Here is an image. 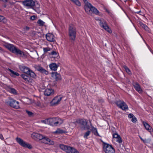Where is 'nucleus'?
<instances>
[{
    "instance_id": "nucleus-1",
    "label": "nucleus",
    "mask_w": 153,
    "mask_h": 153,
    "mask_svg": "<svg viewBox=\"0 0 153 153\" xmlns=\"http://www.w3.org/2000/svg\"><path fill=\"white\" fill-rule=\"evenodd\" d=\"M76 31L74 25L72 24H70L68 28V35L69 39L71 42H74L76 38Z\"/></svg>"
},
{
    "instance_id": "nucleus-2",
    "label": "nucleus",
    "mask_w": 153,
    "mask_h": 153,
    "mask_svg": "<svg viewBox=\"0 0 153 153\" xmlns=\"http://www.w3.org/2000/svg\"><path fill=\"white\" fill-rule=\"evenodd\" d=\"M76 122L80 125V128L82 130L90 129V126L88 125V121L86 119H78L76 120Z\"/></svg>"
},
{
    "instance_id": "nucleus-3",
    "label": "nucleus",
    "mask_w": 153,
    "mask_h": 153,
    "mask_svg": "<svg viewBox=\"0 0 153 153\" xmlns=\"http://www.w3.org/2000/svg\"><path fill=\"white\" fill-rule=\"evenodd\" d=\"M59 146L61 149L65 151L67 153H79L76 149L68 146L60 144Z\"/></svg>"
},
{
    "instance_id": "nucleus-4",
    "label": "nucleus",
    "mask_w": 153,
    "mask_h": 153,
    "mask_svg": "<svg viewBox=\"0 0 153 153\" xmlns=\"http://www.w3.org/2000/svg\"><path fill=\"white\" fill-rule=\"evenodd\" d=\"M102 147L105 153H114L115 149L111 145L102 141Z\"/></svg>"
},
{
    "instance_id": "nucleus-5",
    "label": "nucleus",
    "mask_w": 153,
    "mask_h": 153,
    "mask_svg": "<svg viewBox=\"0 0 153 153\" xmlns=\"http://www.w3.org/2000/svg\"><path fill=\"white\" fill-rule=\"evenodd\" d=\"M5 103L7 105L14 108L18 109L20 108L19 102L11 98L10 97L9 100H5Z\"/></svg>"
},
{
    "instance_id": "nucleus-6",
    "label": "nucleus",
    "mask_w": 153,
    "mask_h": 153,
    "mask_svg": "<svg viewBox=\"0 0 153 153\" xmlns=\"http://www.w3.org/2000/svg\"><path fill=\"white\" fill-rule=\"evenodd\" d=\"M63 123L61 119L58 117L49 118V125L52 126L60 125Z\"/></svg>"
},
{
    "instance_id": "nucleus-7",
    "label": "nucleus",
    "mask_w": 153,
    "mask_h": 153,
    "mask_svg": "<svg viewBox=\"0 0 153 153\" xmlns=\"http://www.w3.org/2000/svg\"><path fill=\"white\" fill-rule=\"evenodd\" d=\"M16 140L19 145L23 147L27 148L29 149H31L33 148L30 144L24 141L20 138L17 137L16 138Z\"/></svg>"
},
{
    "instance_id": "nucleus-8",
    "label": "nucleus",
    "mask_w": 153,
    "mask_h": 153,
    "mask_svg": "<svg viewBox=\"0 0 153 153\" xmlns=\"http://www.w3.org/2000/svg\"><path fill=\"white\" fill-rule=\"evenodd\" d=\"M115 103L118 107L123 110L126 111L128 109V105L123 100H119L116 101Z\"/></svg>"
},
{
    "instance_id": "nucleus-9",
    "label": "nucleus",
    "mask_w": 153,
    "mask_h": 153,
    "mask_svg": "<svg viewBox=\"0 0 153 153\" xmlns=\"http://www.w3.org/2000/svg\"><path fill=\"white\" fill-rule=\"evenodd\" d=\"M100 26L109 33H112L111 29L109 27L106 21L104 20H98Z\"/></svg>"
},
{
    "instance_id": "nucleus-10",
    "label": "nucleus",
    "mask_w": 153,
    "mask_h": 153,
    "mask_svg": "<svg viewBox=\"0 0 153 153\" xmlns=\"http://www.w3.org/2000/svg\"><path fill=\"white\" fill-rule=\"evenodd\" d=\"M22 4L26 7H32L35 5V2L32 0H26L22 1Z\"/></svg>"
},
{
    "instance_id": "nucleus-11",
    "label": "nucleus",
    "mask_w": 153,
    "mask_h": 153,
    "mask_svg": "<svg viewBox=\"0 0 153 153\" xmlns=\"http://www.w3.org/2000/svg\"><path fill=\"white\" fill-rule=\"evenodd\" d=\"M62 100V97L59 96L55 97L50 102L51 106H55L58 105Z\"/></svg>"
},
{
    "instance_id": "nucleus-12",
    "label": "nucleus",
    "mask_w": 153,
    "mask_h": 153,
    "mask_svg": "<svg viewBox=\"0 0 153 153\" xmlns=\"http://www.w3.org/2000/svg\"><path fill=\"white\" fill-rule=\"evenodd\" d=\"M92 5L90 3H88L87 4H85L84 6V9L86 13L89 14L91 15V7Z\"/></svg>"
},
{
    "instance_id": "nucleus-13",
    "label": "nucleus",
    "mask_w": 153,
    "mask_h": 153,
    "mask_svg": "<svg viewBox=\"0 0 153 153\" xmlns=\"http://www.w3.org/2000/svg\"><path fill=\"white\" fill-rule=\"evenodd\" d=\"M4 46L5 48L7 49L9 51L13 53L14 52L16 47L14 45L8 43H5V44L4 45Z\"/></svg>"
},
{
    "instance_id": "nucleus-14",
    "label": "nucleus",
    "mask_w": 153,
    "mask_h": 153,
    "mask_svg": "<svg viewBox=\"0 0 153 153\" xmlns=\"http://www.w3.org/2000/svg\"><path fill=\"white\" fill-rule=\"evenodd\" d=\"M51 76L57 81H60L62 79L60 75L57 73V72H52L51 73Z\"/></svg>"
},
{
    "instance_id": "nucleus-15",
    "label": "nucleus",
    "mask_w": 153,
    "mask_h": 153,
    "mask_svg": "<svg viewBox=\"0 0 153 153\" xmlns=\"http://www.w3.org/2000/svg\"><path fill=\"white\" fill-rule=\"evenodd\" d=\"M19 68L24 73L28 75L31 70L29 68L25 66H19Z\"/></svg>"
},
{
    "instance_id": "nucleus-16",
    "label": "nucleus",
    "mask_w": 153,
    "mask_h": 153,
    "mask_svg": "<svg viewBox=\"0 0 153 153\" xmlns=\"http://www.w3.org/2000/svg\"><path fill=\"white\" fill-rule=\"evenodd\" d=\"M142 123L146 129L148 131L151 132L153 131L152 127L147 123L144 121H142Z\"/></svg>"
},
{
    "instance_id": "nucleus-17",
    "label": "nucleus",
    "mask_w": 153,
    "mask_h": 153,
    "mask_svg": "<svg viewBox=\"0 0 153 153\" xmlns=\"http://www.w3.org/2000/svg\"><path fill=\"white\" fill-rule=\"evenodd\" d=\"M13 53H15L16 55H19L20 56L23 57L25 55L24 53L19 50L16 47L15 48Z\"/></svg>"
},
{
    "instance_id": "nucleus-18",
    "label": "nucleus",
    "mask_w": 153,
    "mask_h": 153,
    "mask_svg": "<svg viewBox=\"0 0 153 153\" xmlns=\"http://www.w3.org/2000/svg\"><path fill=\"white\" fill-rule=\"evenodd\" d=\"M46 37L47 40L49 42H53L54 41V36L51 33H48L46 34Z\"/></svg>"
},
{
    "instance_id": "nucleus-19",
    "label": "nucleus",
    "mask_w": 153,
    "mask_h": 153,
    "mask_svg": "<svg viewBox=\"0 0 153 153\" xmlns=\"http://www.w3.org/2000/svg\"><path fill=\"white\" fill-rule=\"evenodd\" d=\"M54 93V90L52 89H46L44 92V94L45 95L49 96L53 95Z\"/></svg>"
},
{
    "instance_id": "nucleus-20",
    "label": "nucleus",
    "mask_w": 153,
    "mask_h": 153,
    "mask_svg": "<svg viewBox=\"0 0 153 153\" xmlns=\"http://www.w3.org/2000/svg\"><path fill=\"white\" fill-rule=\"evenodd\" d=\"M21 76L24 79L25 82L27 83L31 82L32 79L30 76L25 74H22L21 75Z\"/></svg>"
},
{
    "instance_id": "nucleus-21",
    "label": "nucleus",
    "mask_w": 153,
    "mask_h": 153,
    "mask_svg": "<svg viewBox=\"0 0 153 153\" xmlns=\"http://www.w3.org/2000/svg\"><path fill=\"white\" fill-rule=\"evenodd\" d=\"M35 68L36 70L42 73H44L46 75L48 74V72L47 71L43 68L40 66H37L35 67Z\"/></svg>"
},
{
    "instance_id": "nucleus-22",
    "label": "nucleus",
    "mask_w": 153,
    "mask_h": 153,
    "mask_svg": "<svg viewBox=\"0 0 153 153\" xmlns=\"http://www.w3.org/2000/svg\"><path fill=\"white\" fill-rule=\"evenodd\" d=\"M133 86L135 89L140 94L142 93V90L140 87V85L137 83H135L133 84Z\"/></svg>"
},
{
    "instance_id": "nucleus-23",
    "label": "nucleus",
    "mask_w": 153,
    "mask_h": 153,
    "mask_svg": "<svg viewBox=\"0 0 153 153\" xmlns=\"http://www.w3.org/2000/svg\"><path fill=\"white\" fill-rule=\"evenodd\" d=\"M58 65L56 63H52L49 65V67L50 69L53 71H56L57 70Z\"/></svg>"
},
{
    "instance_id": "nucleus-24",
    "label": "nucleus",
    "mask_w": 153,
    "mask_h": 153,
    "mask_svg": "<svg viewBox=\"0 0 153 153\" xmlns=\"http://www.w3.org/2000/svg\"><path fill=\"white\" fill-rule=\"evenodd\" d=\"M89 123H90V126H91V127L93 128V131L94 132V134L96 135V136H100L98 132V131H97V129L96 128H94V127L93 126H92V124L91 123V120H89Z\"/></svg>"
},
{
    "instance_id": "nucleus-25",
    "label": "nucleus",
    "mask_w": 153,
    "mask_h": 153,
    "mask_svg": "<svg viewBox=\"0 0 153 153\" xmlns=\"http://www.w3.org/2000/svg\"><path fill=\"white\" fill-rule=\"evenodd\" d=\"M93 13H94L96 15H100V14L99 11L95 7L92 6V7H91V11Z\"/></svg>"
},
{
    "instance_id": "nucleus-26",
    "label": "nucleus",
    "mask_w": 153,
    "mask_h": 153,
    "mask_svg": "<svg viewBox=\"0 0 153 153\" xmlns=\"http://www.w3.org/2000/svg\"><path fill=\"white\" fill-rule=\"evenodd\" d=\"M8 70L11 73L10 75L11 76L13 77L14 76H18L19 75V74L18 73L15 72L9 68H8Z\"/></svg>"
},
{
    "instance_id": "nucleus-27",
    "label": "nucleus",
    "mask_w": 153,
    "mask_h": 153,
    "mask_svg": "<svg viewBox=\"0 0 153 153\" xmlns=\"http://www.w3.org/2000/svg\"><path fill=\"white\" fill-rule=\"evenodd\" d=\"M39 134L36 133H33L31 134L32 138L36 140H38V136Z\"/></svg>"
},
{
    "instance_id": "nucleus-28",
    "label": "nucleus",
    "mask_w": 153,
    "mask_h": 153,
    "mask_svg": "<svg viewBox=\"0 0 153 153\" xmlns=\"http://www.w3.org/2000/svg\"><path fill=\"white\" fill-rule=\"evenodd\" d=\"M139 24L140 26L143 28H144L146 30L149 31V29L148 27L146 25L144 24L141 22H139Z\"/></svg>"
},
{
    "instance_id": "nucleus-29",
    "label": "nucleus",
    "mask_w": 153,
    "mask_h": 153,
    "mask_svg": "<svg viewBox=\"0 0 153 153\" xmlns=\"http://www.w3.org/2000/svg\"><path fill=\"white\" fill-rule=\"evenodd\" d=\"M75 5L78 6H81V4L79 0H70Z\"/></svg>"
},
{
    "instance_id": "nucleus-30",
    "label": "nucleus",
    "mask_w": 153,
    "mask_h": 153,
    "mask_svg": "<svg viewBox=\"0 0 153 153\" xmlns=\"http://www.w3.org/2000/svg\"><path fill=\"white\" fill-rule=\"evenodd\" d=\"M48 138L47 137L44 135L43 139H42V140L41 141V143L45 144L47 143V142Z\"/></svg>"
},
{
    "instance_id": "nucleus-31",
    "label": "nucleus",
    "mask_w": 153,
    "mask_h": 153,
    "mask_svg": "<svg viewBox=\"0 0 153 153\" xmlns=\"http://www.w3.org/2000/svg\"><path fill=\"white\" fill-rule=\"evenodd\" d=\"M28 75H29L31 77L33 78H36V76L35 73L32 70H30Z\"/></svg>"
},
{
    "instance_id": "nucleus-32",
    "label": "nucleus",
    "mask_w": 153,
    "mask_h": 153,
    "mask_svg": "<svg viewBox=\"0 0 153 153\" xmlns=\"http://www.w3.org/2000/svg\"><path fill=\"white\" fill-rule=\"evenodd\" d=\"M91 133V131H90L88 130L84 134L83 137L86 139H87L88 138V137L89 136L90 134Z\"/></svg>"
},
{
    "instance_id": "nucleus-33",
    "label": "nucleus",
    "mask_w": 153,
    "mask_h": 153,
    "mask_svg": "<svg viewBox=\"0 0 153 153\" xmlns=\"http://www.w3.org/2000/svg\"><path fill=\"white\" fill-rule=\"evenodd\" d=\"M123 68L126 71V72L129 74H131L132 73L129 68L126 66H123Z\"/></svg>"
},
{
    "instance_id": "nucleus-34",
    "label": "nucleus",
    "mask_w": 153,
    "mask_h": 153,
    "mask_svg": "<svg viewBox=\"0 0 153 153\" xmlns=\"http://www.w3.org/2000/svg\"><path fill=\"white\" fill-rule=\"evenodd\" d=\"M48 140L47 142L48 143H46V144H48L49 145H53L54 144V142L53 140H51L48 138Z\"/></svg>"
},
{
    "instance_id": "nucleus-35",
    "label": "nucleus",
    "mask_w": 153,
    "mask_h": 153,
    "mask_svg": "<svg viewBox=\"0 0 153 153\" xmlns=\"http://www.w3.org/2000/svg\"><path fill=\"white\" fill-rule=\"evenodd\" d=\"M9 91L10 92L14 94H16L17 93L16 90L13 88H9Z\"/></svg>"
},
{
    "instance_id": "nucleus-36",
    "label": "nucleus",
    "mask_w": 153,
    "mask_h": 153,
    "mask_svg": "<svg viewBox=\"0 0 153 153\" xmlns=\"http://www.w3.org/2000/svg\"><path fill=\"white\" fill-rule=\"evenodd\" d=\"M37 23L40 26H43L44 25L45 23L41 20L39 19Z\"/></svg>"
},
{
    "instance_id": "nucleus-37",
    "label": "nucleus",
    "mask_w": 153,
    "mask_h": 153,
    "mask_svg": "<svg viewBox=\"0 0 153 153\" xmlns=\"http://www.w3.org/2000/svg\"><path fill=\"white\" fill-rule=\"evenodd\" d=\"M64 132L62 130L60 129H57L55 131V133L57 134H62Z\"/></svg>"
},
{
    "instance_id": "nucleus-38",
    "label": "nucleus",
    "mask_w": 153,
    "mask_h": 153,
    "mask_svg": "<svg viewBox=\"0 0 153 153\" xmlns=\"http://www.w3.org/2000/svg\"><path fill=\"white\" fill-rule=\"evenodd\" d=\"M117 139L116 141L119 143H121L122 142V139L120 136H119L118 137L116 138Z\"/></svg>"
},
{
    "instance_id": "nucleus-39",
    "label": "nucleus",
    "mask_w": 153,
    "mask_h": 153,
    "mask_svg": "<svg viewBox=\"0 0 153 153\" xmlns=\"http://www.w3.org/2000/svg\"><path fill=\"white\" fill-rule=\"evenodd\" d=\"M44 52L45 53H46L47 52L50 51V48H44L43 49Z\"/></svg>"
},
{
    "instance_id": "nucleus-40",
    "label": "nucleus",
    "mask_w": 153,
    "mask_h": 153,
    "mask_svg": "<svg viewBox=\"0 0 153 153\" xmlns=\"http://www.w3.org/2000/svg\"><path fill=\"white\" fill-rule=\"evenodd\" d=\"M42 122L45 124H48L49 125V118L45 120H42Z\"/></svg>"
},
{
    "instance_id": "nucleus-41",
    "label": "nucleus",
    "mask_w": 153,
    "mask_h": 153,
    "mask_svg": "<svg viewBox=\"0 0 153 153\" xmlns=\"http://www.w3.org/2000/svg\"><path fill=\"white\" fill-rule=\"evenodd\" d=\"M43 135L40 134H39V135L38 136V140H42V139H43Z\"/></svg>"
},
{
    "instance_id": "nucleus-42",
    "label": "nucleus",
    "mask_w": 153,
    "mask_h": 153,
    "mask_svg": "<svg viewBox=\"0 0 153 153\" xmlns=\"http://www.w3.org/2000/svg\"><path fill=\"white\" fill-rule=\"evenodd\" d=\"M26 112L29 116H32L33 114V113L32 112L27 110H26Z\"/></svg>"
},
{
    "instance_id": "nucleus-43",
    "label": "nucleus",
    "mask_w": 153,
    "mask_h": 153,
    "mask_svg": "<svg viewBox=\"0 0 153 153\" xmlns=\"http://www.w3.org/2000/svg\"><path fill=\"white\" fill-rule=\"evenodd\" d=\"M131 121L132 122L135 123L137 121V120L136 117L135 116H134V117L132 118Z\"/></svg>"
},
{
    "instance_id": "nucleus-44",
    "label": "nucleus",
    "mask_w": 153,
    "mask_h": 153,
    "mask_svg": "<svg viewBox=\"0 0 153 153\" xmlns=\"http://www.w3.org/2000/svg\"><path fill=\"white\" fill-rule=\"evenodd\" d=\"M24 31L25 32L29 30L30 27L28 26H26L23 28Z\"/></svg>"
},
{
    "instance_id": "nucleus-45",
    "label": "nucleus",
    "mask_w": 153,
    "mask_h": 153,
    "mask_svg": "<svg viewBox=\"0 0 153 153\" xmlns=\"http://www.w3.org/2000/svg\"><path fill=\"white\" fill-rule=\"evenodd\" d=\"M120 135L117 133H115L113 134V137L114 138H117Z\"/></svg>"
},
{
    "instance_id": "nucleus-46",
    "label": "nucleus",
    "mask_w": 153,
    "mask_h": 153,
    "mask_svg": "<svg viewBox=\"0 0 153 153\" xmlns=\"http://www.w3.org/2000/svg\"><path fill=\"white\" fill-rule=\"evenodd\" d=\"M134 116L132 114H130L128 115V117L129 118H132Z\"/></svg>"
},
{
    "instance_id": "nucleus-47",
    "label": "nucleus",
    "mask_w": 153,
    "mask_h": 153,
    "mask_svg": "<svg viewBox=\"0 0 153 153\" xmlns=\"http://www.w3.org/2000/svg\"><path fill=\"white\" fill-rule=\"evenodd\" d=\"M51 54L52 55H57V53L55 51H53L51 52Z\"/></svg>"
},
{
    "instance_id": "nucleus-48",
    "label": "nucleus",
    "mask_w": 153,
    "mask_h": 153,
    "mask_svg": "<svg viewBox=\"0 0 153 153\" xmlns=\"http://www.w3.org/2000/svg\"><path fill=\"white\" fill-rule=\"evenodd\" d=\"M36 16H35L33 15L32 16H31L30 18V19L31 20H34L36 18Z\"/></svg>"
},
{
    "instance_id": "nucleus-49",
    "label": "nucleus",
    "mask_w": 153,
    "mask_h": 153,
    "mask_svg": "<svg viewBox=\"0 0 153 153\" xmlns=\"http://www.w3.org/2000/svg\"><path fill=\"white\" fill-rule=\"evenodd\" d=\"M4 19V17L0 15V21L3 22Z\"/></svg>"
},
{
    "instance_id": "nucleus-50",
    "label": "nucleus",
    "mask_w": 153,
    "mask_h": 153,
    "mask_svg": "<svg viewBox=\"0 0 153 153\" xmlns=\"http://www.w3.org/2000/svg\"><path fill=\"white\" fill-rule=\"evenodd\" d=\"M99 102L101 103H102L104 102V100L102 99H100L98 100Z\"/></svg>"
},
{
    "instance_id": "nucleus-51",
    "label": "nucleus",
    "mask_w": 153,
    "mask_h": 153,
    "mask_svg": "<svg viewBox=\"0 0 153 153\" xmlns=\"http://www.w3.org/2000/svg\"><path fill=\"white\" fill-rule=\"evenodd\" d=\"M105 11L106 12H107L108 14H110L111 13L110 11L109 10H108V9H107V8H105Z\"/></svg>"
},
{
    "instance_id": "nucleus-52",
    "label": "nucleus",
    "mask_w": 153,
    "mask_h": 153,
    "mask_svg": "<svg viewBox=\"0 0 153 153\" xmlns=\"http://www.w3.org/2000/svg\"><path fill=\"white\" fill-rule=\"evenodd\" d=\"M0 138L1 140H3L4 139V138L2 134H0Z\"/></svg>"
},
{
    "instance_id": "nucleus-53",
    "label": "nucleus",
    "mask_w": 153,
    "mask_h": 153,
    "mask_svg": "<svg viewBox=\"0 0 153 153\" xmlns=\"http://www.w3.org/2000/svg\"><path fill=\"white\" fill-rule=\"evenodd\" d=\"M4 52V51L3 50L1 47H0V52L2 53Z\"/></svg>"
},
{
    "instance_id": "nucleus-54",
    "label": "nucleus",
    "mask_w": 153,
    "mask_h": 153,
    "mask_svg": "<svg viewBox=\"0 0 153 153\" xmlns=\"http://www.w3.org/2000/svg\"><path fill=\"white\" fill-rule=\"evenodd\" d=\"M84 2L85 3V4L89 3L87 0H83Z\"/></svg>"
},
{
    "instance_id": "nucleus-55",
    "label": "nucleus",
    "mask_w": 153,
    "mask_h": 153,
    "mask_svg": "<svg viewBox=\"0 0 153 153\" xmlns=\"http://www.w3.org/2000/svg\"><path fill=\"white\" fill-rule=\"evenodd\" d=\"M39 6L38 4L37 6L36 7L35 9L36 10H39Z\"/></svg>"
},
{
    "instance_id": "nucleus-56",
    "label": "nucleus",
    "mask_w": 153,
    "mask_h": 153,
    "mask_svg": "<svg viewBox=\"0 0 153 153\" xmlns=\"http://www.w3.org/2000/svg\"><path fill=\"white\" fill-rule=\"evenodd\" d=\"M149 49L150 51L153 54V52H152V49H151V48L150 47H149Z\"/></svg>"
},
{
    "instance_id": "nucleus-57",
    "label": "nucleus",
    "mask_w": 153,
    "mask_h": 153,
    "mask_svg": "<svg viewBox=\"0 0 153 153\" xmlns=\"http://www.w3.org/2000/svg\"><path fill=\"white\" fill-rule=\"evenodd\" d=\"M140 138L142 141H143L144 142V140L141 137H140Z\"/></svg>"
},
{
    "instance_id": "nucleus-58",
    "label": "nucleus",
    "mask_w": 153,
    "mask_h": 153,
    "mask_svg": "<svg viewBox=\"0 0 153 153\" xmlns=\"http://www.w3.org/2000/svg\"><path fill=\"white\" fill-rule=\"evenodd\" d=\"M3 1L5 2H7V0H2Z\"/></svg>"
},
{
    "instance_id": "nucleus-59",
    "label": "nucleus",
    "mask_w": 153,
    "mask_h": 153,
    "mask_svg": "<svg viewBox=\"0 0 153 153\" xmlns=\"http://www.w3.org/2000/svg\"><path fill=\"white\" fill-rule=\"evenodd\" d=\"M140 12V11H138L137 12H136V13H137L138 14V13H139Z\"/></svg>"
}]
</instances>
